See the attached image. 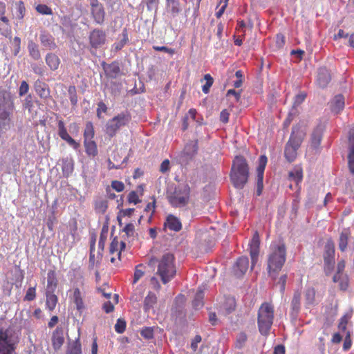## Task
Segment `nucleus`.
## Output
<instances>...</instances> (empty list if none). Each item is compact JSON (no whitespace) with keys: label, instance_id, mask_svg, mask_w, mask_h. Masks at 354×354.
I'll return each instance as SVG.
<instances>
[{"label":"nucleus","instance_id":"63","mask_svg":"<svg viewBox=\"0 0 354 354\" xmlns=\"http://www.w3.org/2000/svg\"><path fill=\"white\" fill-rule=\"evenodd\" d=\"M351 345H352V340L351 339L349 333H348L344 338V344H343V349L344 351H348L351 348Z\"/></svg>","mask_w":354,"mask_h":354},{"label":"nucleus","instance_id":"53","mask_svg":"<svg viewBox=\"0 0 354 354\" xmlns=\"http://www.w3.org/2000/svg\"><path fill=\"white\" fill-rule=\"evenodd\" d=\"M140 335L147 339H151L153 337V330L150 327H145L140 331Z\"/></svg>","mask_w":354,"mask_h":354},{"label":"nucleus","instance_id":"15","mask_svg":"<svg viewBox=\"0 0 354 354\" xmlns=\"http://www.w3.org/2000/svg\"><path fill=\"white\" fill-rule=\"evenodd\" d=\"M34 88L40 98L46 100L51 97L50 88L44 82L40 80H36L34 83Z\"/></svg>","mask_w":354,"mask_h":354},{"label":"nucleus","instance_id":"55","mask_svg":"<svg viewBox=\"0 0 354 354\" xmlns=\"http://www.w3.org/2000/svg\"><path fill=\"white\" fill-rule=\"evenodd\" d=\"M17 17L19 19H22L26 12L25 6L23 1H20L17 3Z\"/></svg>","mask_w":354,"mask_h":354},{"label":"nucleus","instance_id":"43","mask_svg":"<svg viewBox=\"0 0 354 354\" xmlns=\"http://www.w3.org/2000/svg\"><path fill=\"white\" fill-rule=\"evenodd\" d=\"M122 39L118 43L114 44L113 46L116 50H121L129 41L128 31L124 28L122 32Z\"/></svg>","mask_w":354,"mask_h":354},{"label":"nucleus","instance_id":"45","mask_svg":"<svg viewBox=\"0 0 354 354\" xmlns=\"http://www.w3.org/2000/svg\"><path fill=\"white\" fill-rule=\"evenodd\" d=\"M204 80L206 81L205 84L202 87V91L204 93L207 94L209 92L210 87L214 83V79L210 74H205Z\"/></svg>","mask_w":354,"mask_h":354},{"label":"nucleus","instance_id":"41","mask_svg":"<svg viewBox=\"0 0 354 354\" xmlns=\"http://www.w3.org/2000/svg\"><path fill=\"white\" fill-rule=\"evenodd\" d=\"M236 308V301L234 298H227L223 305V309L226 315L230 314Z\"/></svg>","mask_w":354,"mask_h":354},{"label":"nucleus","instance_id":"38","mask_svg":"<svg viewBox=\"0 0 354 354\" xmlns=\"http://www.w3.org/2000/svg\"><path fill=\"white\" fill-rule=\"evenodd\" d=\"M300 300H301V293L297 290L294 292L292 301H291V308L293 312L297 313L300 309Z\"/></svg>","mask_w":354,"mask_h":354},{"label":"nucleus","instance_id":"29","mask_svg":"<svg viewBox=\"0 0 354 354\" xmlns=\"http://www.w3.org/2000/svg\"><path fill=\"white\" fill-rule=\"evenodd\" d=\"M57 286V279L54 270H49L47 274L46 291L55 292Z\"/></svg>","mask_w":354,"mask_h":354},{"label":"nucleus","instance_id":"57","mask_svg":"<svg viewBox=\"0 0 354 354\" xmlns=\"http://www.w3.org/2000/svg\"><path fill=\"white\" fill-rule=\"evenodd\" d=\"M29 91V85L26 81H22L19 88V96L26 95Z\"/></svg>","mask_w":354,"mask_h":354},{"label":"nucleus","instance_id":"14","mask_svg":"<svg viewBox=\"0 0 354 354\" xmlns=\"http://www.w3.org/2000/svg\"><path fill=\"white\" fill-rule=\"evenodd\" d=\"M348 167L350 172L354 175V130L349 131L348 136Z\"/></svg>","mask_w":354,"mask_h":354},{"label":"nucleus","instance_id":"8","mask_svg":"<svg viewBox=\"0 0 354 354\" xmlns=\"http://www.w3.org/2000/svg\"><path fill=\"white\" fill-rule=\"evenodd\" d=\"M190 187L188 185L178 186L168 197L169 203L175 207H182L187 205L189 201Z\"/></svg>","mask_w":354,"mask_h":354},{"label":"nucleus","instance_id":"35","mask_svg":"<svg viewBox=\"0 0 354 354\" xmlns=\"http://www.w3.org/2000/svg\"><path fill=\"white\" fill-rule=\"evenodd\" d=\"M86 153L88 156H95L97 154V145L94 140L84 141Z\"/></svg>","mask_w":354,"mask_h":354},{"label":"nucleus","instance_id":"20","mask_svg":"<svg viewBox=\"0 0 354 354\" xmlns=\"http://www.w3.org/2000/svg\"><path fill=\"white\" fill-rule=\"evenodd\" d=\"M71 299L75 304L76 309L80 313H82L86 308L83 299V293L79 288H75L73 289V293L71 297Z\"/></svg>","mask_w":354,"mask_h":354},{"label":"nucleus","instance_id":"11","mask_svg":"<svg viewBox=\"0 0 354 354\" xmlns=\"http://www.w3.org/2000/svg\"><path fill=\"white\" fill-rule=\"evenodd\" d=\"M325 130V124L319 122L313 129L310 137V145L314 149H317L322 142L323 133Z\"/></svg>","mask_w":354,"mask_h":354},{"label":"nucleus","instance_id":"36","mask_svg":"<svg viewBox=\"0 0 354 354\" xmlns=\"http://www.w3.org/2000/svg\"><path fill=\"white\" fill-rule=\"evenodd\" d=\"M95 136L94 127L91 122H87L86 123L84 131V141L93 140Z\"/></svg>","mask_w":354,"mask_h":354},{"label":"nucleus","instance_id":"39","mask_svg":"<svg viewBox=\"0 0 354 354\" xmlns=\"http://www.w3.org/2000/svg\"><path fill=\"white\" fill-rule=\"evenodd\" d=\"M66 354H82V344L79 339L71 344Z\"/></svg>","mask_w":354,"mask_h":354},{"label":"nucleus","instance_id":"59","mask_svg":"<svg viewBox=\"0 0 354 354\" xmlns=\"http://www.w3.org/2000/svg\"><path fill=\"white\" fill-rule=\"evenodd\" d=\"M23 106L25 109H28L29 111H31L33 107V102L30 95L26 97Z\"/></svg>","mask_w":354,"mask_h":354},{"label":"nucleus","instance_id":"13","mask_svg":"<svg viewBox=\"0 0 354 354\" xmlns=\"http://www.w3.org/2000/svg\"><path fill=\"white\" fill-rule=\"evenodd\" d=\"M52 346L55 351H58L64 343V328L57 326L52 333Z\"/></svg>","mask_w":354,"mask_h":354},{"label":"nucleus","instance_id":"27","mask_svg":"<svg viewBox=\"0 0 354 354\" xmlns=\"http://www.w3.org/2000/svg\"><path fill=\"white\" fill-rule=\"evenodd\" d=\"M29 55L35 61L41 59V53L38 45L33 41L29 40L28 43Z\"/></svg>","mask_w":354,"mask_h":354},{"label":"nucleus","instance_id":"7","mask_svg":"<svg viewBox=\"0 0 354 354\" xmlns=\"http://www.w3.org/2000/svg\"><path fill=\"white\" fill-rule=\"evenodd\" d=\"M131 120V115L129 111L121 112L107 122L106 124V134L111 138L115 136L118 131L120 128L127 126Z\"/></svg>","mask_w":354,"mask_h":354},{"label":"nucleus","instance_id":"40","mask_svg":"<svg viewBox=\"0 0 354 354\" xmlns=\"http://www.w3.org/2000/svg\"><path fill=\"white\" fill-rule=\"evenodd\" d=\"M324 256L335 257V244L332 239H328L325 244Z\"/></svg>","mask_w":354,"mask_h":354},{"label":"nucleus","instance_id":"64","mask_svg":"<svg viewBox=\"0 0 354 354\" xmlns=\"http://www.w3.org/2000/svg\"><path fill=\"white\" fill-rule=\"evenodd\" d=\"M135 227L133 223H128L125 225L123 231L126 233L128 236H133L134 233Z\"/></svg>","mask_w":354,"mask_h":354},{"label":"nucleus","instance_id":"24","mask_svg":"<svg viewBox=\"0 0 354 354\" xmlns=\"http://www.w3.org/2000/svg\"><path fill=\"white\" fill-rule=\"evenodd\" d=\"M91 14L97 24H102L104 23L105 11L102 5L91 8Z\"/></svg>","mask_w":354,"mask_h":354},{"label":"nucleus","instance_id":"6","mask_svg":"<svg viewBox=\"0 0 354 354\" xmlns=\"http://www.w3.org/2000/svg\"><path fill=\"white\" fill-rule=\"evenodd\" d=\"M14 109L12 96L6 93L0 95V130L6 129L10 126Z\"/></svg>","mask_w":354,"mask_h":354},{"label":"nucleus","instance_id":"28","mask_svg":"<svg viewBox=\"0 0 354 354\" xmlns=\"http://www.w3.org/2000/svg\"><path fill=\"white\" fill-rule=\"evenodd\" d=\"M344 97L342 95H337L335 96L331 102V110L337 113L342 111L344 107Z\"/></svg>","mask_w":354,"mask_h":354},{"label":"nucleus","instance_id":"51","mask_svg":"<svg viewBox=\"0 0 354 354\" xmlns=\"http://www.w3.org/2000/svg\"><path fill=\"white\" fill-rule=\"evenodd\" d=\"M95 209L99 213H104L107 209V202L105 201H98L95 202Z\"/></svg>","mask_w":354,"mask_h":354},{"label":"nucleus","instance_id":"49","mask_svg":"<svg viewBox=\"0 0 354 354\" xmlns=\"http://www.w3.org/2000/svg\"><path fill=\"white\" fill-rule=\"evenodd\" d=\"M36 298V287H30L24 296L25 301H33Z\"/></svg>","mask_w":354,"mask_h":354},{"label":"nucleus","instance_id":"3","mask_svg":"<svg viewBox=\"0 0 354 354\" xmlns=\"http://www.w3.org/2000/svg\"><path fill=\"white\" fill-rule=\"evenodd\" d=\"M249 167L243 156H236L233 160L230 180L237 189H243L248 180Z\"/></svg>","mask_w":354,"mask_h":354},{"label":"nucleus","instance_id":"21","mask_svg":"<svg viewBox=\"0 0 354 354\" xmlns=\"http://www.w3.org/2000/svg\"><path fill=\"white\" fill-rule=\"evenodd\" d=\"M330 81V75L326 68H320L318 71L317 82L319 87H326Z\"/></svg>","mask_w":354,"mask_h":354},{"label":"nucleus","instance_id":"56","mask_svg":"<svg viewBox=\"0 0 354 354\" xmlns=\"http://www.w3.org/2000/svg\"><path fill=\"white\" fill-rule=\"evenodd\" d=\"M128 201L130 203L137 204L140 202V200L139 199L138 194L136 192L132 191L128 195Z\"/></svg>","mask_w":354,"mask_h":354},{"label":"nucleus","instance_id":"58","mask_svg":"<svg viewBox=\"0 0 354 354\" xmlns=\"http://www.w3.org/2000/svg\"><path fill=\"white\" fill-rule=\"evenodd\" d=\"M111 187L118 192H122L124 189V185L123 183L118 180H113L111 183Z\"/></svg>","mask_w":354,"mask_h":354},{"label":"nucleus","instance_id":"26","mask_svg":"<svg viewBox=\"0 0 354 354\" xmlns=\"http://www.w3.org/2000/svg\"><path fill=\"white\" fill-rule=\"evenodd\" d=\"M46 308L50 312L55 310L57 304L58 302V298L57 295L54 294V292L46 291Z\"/></svg>","mask_w":354,"mask_h":354},{"label":"nucleus","instance_id":"2","mask_svg":"<svg viewBox=\"0 0 354 354\" xmlns=\"http://www.w3.org/2000/svg\"><path fill=\"white\" fill-rule=\"evenodd\" d=\"M270 254L268 259V271L269 275L275 279L286 260V247L283 243H272Z\"/></svg>","mask_w":354,"mask_h":354},{"label":"nucleus","instance_id":"46","mask_svg":"<svg viewBox=\"0 0 354 354\" xmlns=\"http://www.w3.org/2000/svg\"><path fill=\"white\" fill-rule=\"evenodd\" d=\"M36 11L43 15H52L53 14L52 9L46 4H38L35 7Z\"/></svg>","mask_w":354,"mask_h":354},{"label":"nucleus","instance_id":"23","mask_svg":"<svg viewBox=\"0 0 354 354\" xmlns=\"http://www.w3.org/2000/svg\"><path fill=\"white\" fill-rule=\"evenodd\" d=\"M288 179L294 181L297 185L303 179V169L301 166L296 165L292 170L288 173Z\"/></svg>","mask_w":354,"mask_h":354},{"label":"nucleus","instance_id":"32","mask_svg":"<svg viewBox=\"0 0 354 354\" xmlns=\"http://www.w3.org/2000/svg\"><path fill=\"white\" fill-rule=\"evenodd\" d=\"M108 232L107 230L104 231V230H102L100 235V239L98 241V249L99 251L97 252V259H100L102 257V252L104 249L105 243L107 239Z\"/></svg>","mask_w":354,"mask_h":354},{"label":"nucleus","instance_id":"1","mask_svg":"<svg viewBox=\"0 0 354 354\" xmlns=\"http://www.w3.org/2000/svg\"><path fill=\"white\" fill-rule=\"evenodd\" d=\"M148 264L151 267H157L156 274L164 284L169 282L176 274L175 257L171 253H165L160 259L152 257Z\"/></svg>","mask_w":354,"mask_h":354},{"label":"nucleus","instance_id":"44","mask_svg":"<svg viewBox=\"0 0 354 354\" xmlns=\"http://www.w3.org/2000/svg\"><path fill=\"white\" fill-rule=\"evenodd\" d=\"M145 266L142 264H139L136 266L133 283H136L145 274Z\"/></svg>","mask_w":354,"mask_h":354},{"label":"nucleus","instance_id":"54","mask_svg":"<svg viewBox=\"0 0 354 354\" xmlns=\"http://www.w3.org/2000/svg\"><path fill=\"white\" fill-rule=\"evenodd\" d=\"M126 328V322L124 320L118 319L115 325V330L118 333H122L124 332Z\"/></svg>","mask_w":354,"mask_h":354},{"label":"nucleus","instance_id":"10","mask_svg":"<svg viewBox=\"0 0 354 354\" xmlns=\"http://www.w3.org/2000/svg\"><path fill=\"white\" fill-rule=\"evenodd\" d=\"M58 135L64 141H66L70 146L75 149L80 147V144L77 142L68 133L66 127H65L64 122L62 119L59 120L57 122Z\"/></svg>","mask_w":354,"mask_h":354},{"label":"nucleus","instance_id":"62","mask_svg":"<svg viewBox=\"0 0 354 354\" xmlns=\"http://www.w3.org/2000/svg\"><path fill=\"white\" fill-rule=\"evenodd\" d=\"M0 32L2 35L7 37L11 32L10 24H0Z\"/></svg>","mask_w":354,"mask_h":354},{"label":"nucleus","instance_id":"52","mask_svg":"<svg viewBox=\"0 0 354 354\" xmlns=\"http://www.w3.org/2000/svg\"><path fill=\"white\" fill-rule=\"evenodd\" d=\"M109 251L111 254H113L115 252H118V257H120V250H119V241L117 237L113 238L112 240Z\"/></svg>","mask_w":354,"mask_h":354},{"label":"nucleus","instance_id":"34","mask_svg":"<svg viewBox=\"0 0 354 354\" xmlns=\"http://www.w3.org/2000/svg\"><path fill=\"white\" fill-rule=\"evenodd\" d=\"M333 281L335 283H339V288L341 290H345L348 287L347 277L344 274V273H335L333 277Z\"/></svg>","mask_w":354,"mask_h":354},{"label":"nucleus","instance_id":"42","mask_svg":"<svg viewBox=\"0 0 354 354\" xmlns=\"http://www.w3.org/2000/svg\"><path fill=\"white\" fill-rule=\"evenodd\" d=\"M259 254V245H250V254L251 257L252 268L258 261Z\"/></svg>","mask_w":354,"mask_h":354},{"label":"nucleus","instance_id":"22","mask_svg":"<svg viewBox=\"0 0 354 354\" xmlns=\"http://www.w3.org/2000/svg\"><path fill=\"white\" fill-rule=\"evenodd\" d=\"M45 61L47 66L51 71H56L58 69L60 64V59L59 57L53 53H48L46 54Z\"/></svg>","mask_w":354,"mask_h":354},{"label":"nucleus","instance_id":"25","mask_svg":"<svg viewBox=\"0 0 354 354\" xmlns=\"http://www.w3.org/2000/svg\"><path fill=\"white\" fill-rule=\"evenodd\" d=\"M351 236L349 228H344L340 233L339 238L338 247L342 252L346 250L348 239Z\"/></svg>","mask_w":354,"mask_h":354},{"label":"nucleus","instance_id":"16","mask_svg":"<svg viewBox=\"0 0 354 354\" xmlns=\"http://www.w3.org/2000/svg\"><path fill=\"white\" fill-rule=\"evenodd\" d=\"M304 138V133L300 131L299 127L297 126L292 127V133L290 136L287 145H290L297 149L299 148Z\"/></svg>","mask_w":354,"mask_h":354},{"label":"nucleus","instance_id":"60","mask_svg":"<svg viewBox=\"0 0 354 354\" xmlns=\"http://www.w3.org/2000/svg\"><path fill=\"white\" fill-rule=\"evenodd\" d=\"M107 111V107L106 104L103 102H100L97 104V116L99 118H102V113H106Z\"/></svg>","mask_w":354,"mask_h":354},{"label":"nucleus","instance_id":"12","mask_svg":"<svg viewBox=\"0 0 354 354\" xmlns=\"http://www.w3.org/2000/svg\"><path fill=\"white\" fill-rule=\"evenodd\" d=\"M106 41L105 32L100 29H94L89 35V42L93 48H97Z\"/></svg>","mask_w":354,"mask_h":354},{"label":"nucleus","instance_id":"17","mask_svg":"<svg viewBox=\"0 0 354 354\" xmlns=\"http://www.w3.org/2000/svg\"><path fill=\"white\" fill-rule=\"evenodd\" d=\"M249 260L246 257H239L233 267V272L237 277L243 276L248 269Z\"/></svg>","mask_w":354,"mask_h":354},{"label":"nucleus","instance_id":"4","mask_svg":"<svg viewBox=\"0 0 354 354\" xmlns=\"http://www.w3.org/2000/svg\"><path fill=\"white\" fill-rule=\"evenodd\" d=\"M19 341V333L13 327L0 328V354H17Z\"/></svg>","mask_w":354,"mask_h":354},{"label":"nucleus","instance_id":"31","mask_svg":"<svg viewBox=\"0 0 354 354\" xmlns=\"http://www.w3.org/2000/svg\"><path fill=\"white\" fill-rule=\"evenodd\" d=\"M297 149H298L297 148L294 147L290 145L286 144V147H285V151H284V155H285L286 160L289 162H292L296 159L297 155Z\"/></svg>","mask_w":354,"mask_h":354},{"label":"nucleus","instance_id":"19","mask_svg":"<svg viewBox=\"0 0 354 354\" xmlns=\"http://www.w3.org/2000/svg\"><path fill=\"white\" fill-rule=\"evenodd\" d=\"M164 226L165 227L174 232H179L182 229V223L173 214H169L167 216Z\"/></svg>","mask_w":354,"mask_h":354},{"label":"nucleus","instance_id":"30","mask_svg":"<svg viewBox=\"0 0 354 354\" xmlns=\"http://www.w3.org/2000/svg\"><path fill=\"white\" fill-rule=\"evenodd\" d=\"M157 302L156 295L149 292L144 300V309L145 311H149L151 308H153Z\"/></svg>","mask_w":354,"mask_h":354},{"label":"nucleus","instance_id":"5","mask_svg":"<svg viewBox=\"0 0 354 354\" xmlns=\"http://www.w3.org/2000/svg\"><path fill=\"white\" fill-rule=\"evenodd\" d=\"M274 309L271 302H263L260 306L257 313V324L260 333L263 335L269 334L274 320Z\"/></svg>","mask_w":354,"mask_h":354},{"label":"nucleus","instance_id":"47","mask_svg":"<svg viewBox=\"0 0 354 354\" xmlns=\"http://www.w3.org/2000/svg\"><path fill=\"white\" fill-rule=\"evenodd\" d=\"M62 171L66 176H68L73 171V163L72 160H66L62 166Z\"/></svg>","mask_w":354,"mask_h":354},{"label":"nucleus","instance_id":"50","mask_svg":"<svg viewBox=\"0 0 354 354\" xmlns=\"http://www.w3.org/2000/svg\"><path fill=\"white\" fill-rule=\"evenodd\" d=\"M13 46V55L17 56L21 50V39L19 37H15L12 41Z\"/></svg>","mask_w":354,"mask_h":354},{"label":"nucleus","instance_id":"48","mask_svg":"<svg viewBox=\"0 0 354 354\" xmlns=\"http://www.w3.org/2000/svg\"><path fill=\"white\" fill-rule=\"evenodd\" d=\"M69 98L71 104L75 106L77 103V95L75 86H70L68 89Z\"/></svg>","mask_w":354,"mask_h":354},{"label":"nucleus","instance_id":"61","mask_svg":"<svg viewBox=\"0 0 354 354\" xmlns=\"http://www.w3.org/2000/svg\"><path fill=\"white\" fill-rule=\"evenodd\" d=\"M306 97V94L305 93L301 92V93L297 94L295 97L294 105L298 106V105L301 104L304 101Z\"/></svg>","mask_w":354,"mask_h":354},{"label":"nucleus","instance_id":"37","mask_svg":"<svg viewBox=\"0 0 354 354\" xmlns=\"http://www.w3.org/2000/svg\"><path fill=\"white\" fill-rule=\"evenodd\" d=\"M316 292L314 288H308L305 292V301L307 305H314Z\"/></svg>","mask_w":354,"mask_h":354},{"label":"nucleus","instance_id":"33","mask_svg":"<svg viewBox=\"0 0 354 354\" xmlns=\"http://www.w3.org/2000/svg\"><path fill=\"white\" fill-rule=\"evenodd\" d=\"M203 298H204V292L200 288L197 290L195 297L192 301L193 307L195 309H199L203 306V305H204Z\"/></svg>","mask_w":354,"mask_h":354},{"label":"nucleus","instance_id":"18","mask_svg":"<svg viewBox=\"0 0 354 354\" xmlns=\"http://www.w3.org/2000/svg\"><path fill=\"white\" fill-rule=\"evenodd\" d=\"M39 39L41 44L48 50H55L57 48L55 38L50 33L46 31L41 32Z\"/></svg>","mask_w":354,"mask_h":354},{"label":"nucleus","instance_id":"9","mask_svg":"<svg viewBox=\"0 0 354 354\" xmlns=\"http://www.w3.org/2000/svg\"><path fill=\"white\" fill-rule=\"evenodd\" d=\"M268 162V158L265 155H261L259 158V165L257 169V190L258 196L261 195L263 187V175L264 171Z\"/></svg>","mask_w":354,"mask_h":354}]
</instances>
